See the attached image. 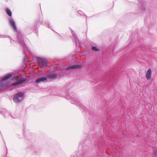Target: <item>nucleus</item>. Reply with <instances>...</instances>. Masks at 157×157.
<instances>
[{
    "mask_svg": "<svg viewBox=\"0 0 157 157\" xmlns=\"http://www.w3.org/2000/svg\"><path fill=\"white\" fill-rule=\"evenodd\" d=\"M37 60L38 63H40L41 62L42 63L44 66H46L47 63V60L41 58L40 57L37 58Z\"/></svg>",
    "mask_w": 157,
    "mask_h": 157,
    "instance_id": "2",
    "label": "nucleus"
},
{
    "mask_svg": "<svg viewBox=\"0 0 157 157\" xmlns=\"http://www.w3.org/2000/svg\"><path fill=\"white\" fill-rule=\"evenodd\" d=\"M25 80H26L25 79H24L23 78H21L18 81L13 83L12 84V86H15L17 85H19V84H21L22 83L24 82H25Z\"/></svg>",
    "mask_w": 157,
    "mask_h": 157,
    "instance_id": "3",
    "label": "nucleus"
},
{
    "mask_svg": "<svg viewBox=\"0 0 157 157\" xmlns=\"http://www.w3.org/2000/svg\"><path fill=\"white\" fill-rule=\"evenodd\" d=\"M12 79L13 80H17L16 79V78L15 77H13V78H12Z\"/></svg>",
    "mask_w": 157,
    "mask_h": 157,
    "instance_id": "12",
    "label": "nucleus"
},
{
    "mask_svg": "<svg viewBox=\"0 0 157 157\" xmlns=\"http://www.w3.org/2000/svg\"><path fill=\"white\" fill-rule=\"evenodd\" d=\"M23 94L21 92L17 93L14 96L13 100L14 102L19 103L23 99Z\"/></svg>",
    "mask_w": 157,
    "mask_h": 157,
    "instance_id": "1",
    "label": "nucleus"
},
{
    "mask_svg": "<svg viewBox=\"0 0 157 157\" xmlns=\"http://www.w3.org/2000/svg\"><path fill=\"white\" fill-rule=\"evenodd\" d=\"M57 77V75L55 74H52L48 75V78L50 79H54Z\"/></svg>",
    "mask_w": 157,
    "mask_h": 157,
    "instance_id": "8",
    "label": "nucleus"
},
{
    "mask_svg": "<svg viewBox=\"0 0 157 157\" xmlns=\"http://www.w3.org/2000/svg\"><path fill=\"white\" fill-rule=\"evenodd\" d=\"M80 67L81 66L80 65H74L69 67H68L67 69L69 70L71 69H77Z\"/></svg>",
    "mask_w": 157,
    "mask_h": 157,
    "instance_id": "6",
    "label": "nucleus"
},
{
    "mask_svg": "<svg viewBox=\"0 0 157 157\" xmlns=\"http://www.w3.org/2000/svg\"><path fill=\"white\" fill-rule=\"evenodd\" d=\"M151 71L150 68H149L147 71L146 73V77L147 79H150L151 77Z\"/></svg>",
    "mask_w": 157,
    "mask_h": 157,
    "instance_id": "4",
    "label": "nucleus"
},
{
    "mask_svg": "<svg viewBox=\"0 0 157 157\" xmlns=\"http://www.w3.org/2000/svg\"><path fill=\"white\" fill-rule=\"evenodd\" d=\"M6 11L7 14L10 17L12 16V12L11 11L8 9H6Z\"/></svg>",
    "mask_w": 157,
    "mask_h": 157,
    "instance_id": "9",
    "label": "nucleus"
},
{
    "mask_svg": "<svg viewBox=\"0 0 157 157\" xmlns=\"http://www.w3.org/2000/svg\"><path fill=\"white\" fill-rule=\"evenodd\" d=\"M47 80V78L46 77H43L37 79L35 81L36 83H39L41 82H44Z\"/></svg>",
    "mask_w": 157,
    "mask_h": 157,
    "instance_id": "5",
    "label": "nucleus"
},
{
    "mask_svg": "<svg viewBox=\"0 0 157 157\" xmlns=\"http://www.w3.org/2000/svg\"><path fill=\"white\" fill-rule=\"evenodd\" d=\"M10 22L11 25L13 27L14 30L16 31L17 28L13 20H10Z\"/></svg>",
    "mask_w": 157,
    "mask_h": 157,
    "instance_id": "7",
    "label": "nucleus"
},
{
    "mask_svg": "<svg viewBox=\"0 0 157 157\" xmlns=\"http://www.w3.org/2000/svg\"><path fill=\"white\" fill-rule=\"evenodd\" d=\"M12 75L11 74H9L7 75V76H5L3 78L2 80H6L9 78H10L11 77H12Z\"/></svg>",
    "mask_w": 157,
    "mask_h": 157,
    "instance_id": "10",
    "label": "nucleus"
},
{
    "mask_svg": "<svg viewBox=\"0 0 157 157\" xmlns=\"http://www.w3.org/2000/svg\"><path fill=\"white\" fill-rule=\"evenodd\" d=\"M92 49L93 50H94L96 51H99V49H98L96 47L94 46L92 48Z\"/></svg>",
    "mask_w": 157,
    "mask_h": 157,
    "instance_id": "11",
    "label": "nucleus"
}]
</instances>
